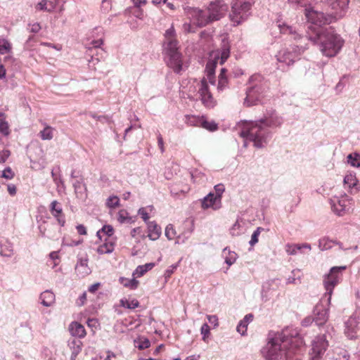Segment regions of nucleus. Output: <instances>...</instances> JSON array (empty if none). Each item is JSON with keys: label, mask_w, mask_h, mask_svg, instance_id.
Returning a JSON list of instances; mask_svg holds the SVG:
<instances>
[{"label": "nucleus", "mask_w": 360, "mask_h": 360, "mask_svg": "<svg viewBox=\"0 0 360 360\" xmlns=\"http://www.w3.org/2000/svg\"><path fill=\"white\" fill-rule=\"evenodd\" d=\"M209 81L203 78L199 83L198 94L202 103L208 108H212L216 105L214 100L209 87Z\"/></svg>", "instance_id": "8"}, {"label": "nucleus", "mask_w": 360, "mask_h": 360, "mask_svg": "<svg viewBox=\"0 0 360 360\" xmlns=\"http://www.w3.org/2000/svg\"><path fill=\"white\" fill-rule=\"evenodd\" d=\"M227 70L225 68L221 70L220 74L218 77L217 91L218 92L223 91L229 84V79L226 75Z\"/></svg>", "instance_id": "26"}, {"label": "nucleus", "mask_w": 360, "mask_h": 360, "mask_svg": "<svg viewBox=\"0 0 360 360\" xmlns=\"http://www.w3.org/2000/svg\"><path fill=\"white\" fill-rule=\"evenodd\" d=\"M262 228L258 227L256 231H254V233L252 235L251 240L250 241V244L252 246L255 245L257 243H258V238L261 233Z\"/></svg>", "instance_id": "48"}, {"label": "nucleus", "mask_w": 360, "mask_h": 360, "mask_svg": "<svg viewBox=\"0 0 360 360\" xmlns=\"http://www.w3.org/2000/svg\"><path fill=\"white\" fill-rule=\"evenodd\" d=\"M158 143L162 153L165 152L164 141L160 134L158 136Z\"/></svg>", "instance_id": "58"}, {"label": "nucleus", "mask_w": 360, "mask_h": 360, "mask_svg": "<svg viewBox=\"0 0 360 360\" xmlns=\"http://www.w3.org/2000/svg\"><path fill=\"white\" fill-rule=\"evenodd\" d=\"M11 152L8 150H3L0 152V162L4 163L10 156Z\"/></svg>", "instance_id": "53"}, {"label": "nucleus", "mask_w": 360, "mask_h": 360, "mask_svg": "<svg viewBox=\"0 0 360 360\" xmlns=\"http://www.w3.org/2000/svg\"><path fill=\"white\" fill-rule=\"evenodd\" d=\"M106 205L109 208H115L120 205V199L117 196L109 197L106 201Z\"/></svg>", "instance_id": "43"}, {"label": "nucleus", "mask_w": 360, "mask_h": 360, "mask_svg": "<svg viewBox=\"0 0 360 360\" xmlns=\"http://www.w3.org/2000/svg\"><path fill=\"white\" fill-rule=\"evenodd\" d=\"M40 299L44 306L50 307L55 302V295L50 290H46L41 294Z\"/></svg>", "instance_id": "27"}, {"label": "nucleus", "mask_w": 360, "mask_h": 360, "mask_svg": "<svg viewBox=\"0 0 360 360\" xmlns=\"http://www.w3.org/2000/svg\"><path fill=\"white\" fill-rule=\"evenodd\" d=\"M117 220L120 223H130L133 221L132 218L125 210H120L117 214Z\"/></svg>", "instance_id": "39"}, {"label": "nucleus", "mask_w": 360, "mask_h": 360, "mask_svg": "<svg viewBox=\"0 0 360 360\" xmlns=\"http://www.w3.org/2000/svg\"><path fill=\"white\" fill-rule=\"evenodd\" d=\"M86 301V293L84 292L78 299L77 304L79 306L84 305Z\"/></svg>", "instance_id": "60"}, {"label": "nucleus", "mask_w": 360, "mask_h": 360, "mask_svg": "<svg viewBox=\"0 0 360 360\" xmlns=\"http://www.w3.org/2000/svg\"><path fill=\"white\" fill-rule=\"evenodd\" d=\"M75 271L80 278H84L90 274L91 270L88 265V259L80 258L75 266Z\"/></svg>", "instance_id": "20"}, {"label": "nucleus", "mask_w": 360, "mask_h": 360, "mask_svg": "<svg viewBox=\"0 0 360 360\" xmlns=\"http://www.w3.org/2000/svg\"><path fill=\"white\" fill-rule=\"evenodd\" d=\"M301 249V246L300 245H290L288 244L285 247V250L289 255H295L298 250Z\"/></svg>", "instance_id": "47"}, {"label": "nucleus", "mask_w": 360, "mask_h": 360, "mask_svg": "<svg viewBox=\"0 0 360 360\" xmlns=\"http://www.w3.org/2000/svg\"><path fill=\"white\" fill-rule=\"evenodd\" d=\"M202 116L187 115L186 116V122L188 124L193 127H200Z\"/></svg>", "instance_id": "37"}, {"label": "nucleus", "mask_w": 360, "mask_h": 360, "mask_svg": "<svg viewBox=\"0 0 360 360\" xmlns=\"http://www.w3.org/2000/svg\"><path fill=\"white\" fill-rule=\"evenodd\" d=\"M359 330V321L354 316H350L345 322V333L349 339H355Z\"/></svg>", "instance_id": "14"}, {"label": "nucleus", "mask_w": 360, "mask_h": 360, "mask_svg": "<svg viewBox=\"0 0 360 360\" xmlns=\"http://www.w3.org/2000/svg\"><path fill=\"white\" fill-rule=\"evenodd\" d=\"M120 305L123 307L129 309H134L139 307V302L136 299H122L120 301Z\"/></svg>", "instance_id": "32"}, {"label": "nucleus", "mask_w": 360, "mask_h": 360, "mask_svg": "<svg viewBox=\"0 0 360 360\" xmlns=\"http://www.w3.org/2000/svg\"><path fill=\"white\" fill-rule=\"evenodd\" d=\"M44 125V129L39 132V136L42 140H51L53 137L54 129L46 124Z\"/></svg>", "instance_id": "33"}, {"label": "nucleus", "mask_w": 360, "mask_h": 360, "mask_svg": "<svg viewBox=\"0 0 360 360\" xmlns=\"http://www.w3.org/2000/svg\"><path fill=\"white\" fill-rule=\"evenodd\" d=\"M352 199L348 196L344 195L341 198H335L331 200V206L333 211L339 216H343L351 208Z\"/></svg>", "instance_id": "11"}, {"label": "nucleus", "mask_w": 360, "mask_h": 360, "mask_svg": "<svg viewBox=\"0 0 360 360\" xmlns=\"http://www.w3.org/2000/svg\"><path fill=\"white\" fill-rule=\"evenodd\" d=\"M145 270L147 271H148L149 270L152 269L154 266H155V264L151 262V263H147L144 265H143Z\"/></svg>", "instance_id": "64"}, {"label": "nucleus", "mask_w": 360, "mask_h": 360, "mask_svg": "<svg viewBox=\"0 0 360 360\" xmlns=\"http://www.w3.org/2000/svg\"><path fill=\"white\" fill-rule=\"evenodd\" d=\"M134 342L136 347H137L140 350L147 349L150 346V342L149 340L145 337H139L137 340L134 341Z\"/></svg>", "instance_id": "38"}, {"label": "nucleus", "mask_w": 360, "mask_h": 360, "mask_svg": "<svg viewBox=\"0 0 360 360\" xmlns=\"http://www.w3.org/2000/svg\"><path fill=\"white\" fill-rule=\"evenodd\" d=\"M326 24H309L307 27V34L312 41H319L320 51L327 57L336 56L344 44V40L337 34L331 27Z\"/></svg>", "instance_id": "2"}, {"label": "nucleus", "mask_w": 360, "mask_h": 360, "mask_svg": "<svg viewBox=\"0 0 360 360\" xmlns=\"http://www.w3.org/2000/svg\"><path fill=\"white\" fill-rule=\"evenodd\" d=\"M57 1L42 0L35 6L37 11L51 12L56 9Z\"/></svg>", "instance_id": "24"}, {"label": "nucleus", "mask_w": 360, "mask_h": 360, "mask_svg": "<svg viewBox=\"0 0 360 360\" xmlns=\"http://www.w3.org/2000/svg\"><path fill=\"white\" fill-rule=\"evenodd\" d=\"M330 6L334 12L330 14V17L334 20H338L345 14V11L347 8L349 0H328Z\"/></svg>", "instance_id": "12"}, {"label": "nucleus", "mask_w": 360, "mask_h": 360, "mask_svg": "<svg viewBox=\"0 0 360 360\" xmlns=\"http://www.w3.org/2000/svg\"><path fill=\"white\" fill-rule=\"evenodd\" d=\"M207 319L209 323L213 324L214 327H217L219 325L218 317L216 315H207Z\"/></svg>", "instance_id": "54"}, {"label": "nucleus", "mask_w": 360, "mask_h": 360, "mask_svg": "<svg viewBox=\"0 0 360 360\" xmlns=\"http://www.w3.org/2000/svg\"><path fill=\"white\" fill-rule=\"evenodd\" d=\"M281 118L272 113L269 117L248 124L240 135L252 141L257 148H262L266 142L267 127H276L281 124Z\"/></svg>", "instance_id": "3"}, {"label": "nucleus", "mask_w": 360, "mask_h": 360, "mask_svg": "<svg viewBox=\"0 0 360 360\" xmlns=\"http://www.w3.org/2000/svg\"><path fill=\"white\" fill-rule=\"evenodd\" d=\"M114 232V229L111 225H104L97 231L96 236L102 241L103 238H114L112 237Z\"/></svg>", "instance_id": "25"}, {"label": "nucleus", "mask_w": 360, "mask_h": 360, "mask_svg": "<svg viewBox=\"0 0 360 360\" xmlns=\"http://www.w3.org/2000/svg\"><path fill=\"white\" fill-rule=\"evenodd\" d=\"M176 269V265L171 266L169 269L165 271V278L166 282L170 278L171 276L174 274V270Z\"/></svg>", "instance_id": "52"}, {"label": "nucleus", "mask_w": 360, "mask_h": 360, "mask_svg": "<svg viewBox=\"0 0 360 360\" xmlns=\"http://www.w3.org/2000/svg\"><path fill=\"white\" fill-rule=\"evenodd\" d=\"M200 333L202 335V340L205 342H208V338L210 335V328L207 323H204L201 326Z\"/></svg>", "instance_id": "44"}, {"label": "nucleus", "mask_w": 360, "mask_h": 360, "mask_svg": "<svg viewBox=\"0 0 360 360\" xmlns=\"http://www.w3.org/2000/svg\"><path fill=\"white\" fill-rule=\"evenodd\" d=\"M11 49L12 46L8 40H0V54H5L9 53Z\"/></svg>", "instance_id": "40"}, {"label": "nucleus", "mask_w": 360, "mask_h": 360, "mask_svg": "<svg viewBox=\"0 0 360 360\" xmlns=\"http://www.w3.org/2000/svg\"><path fill=\"white\" fill-rule=\"evenodd\" d=\"M117 355L111 352V351H107L106 352V356L104 359V360H117Z\"/></svg>", "instance_id": "57"}, {"label": "nucleus", "mask_w": 360, "mask_h": 360, "mask_svg": "<svg viewBox=\"0 0 360 360\" xmlns=\"http://www.w3.org/2000/svg\"><path fill=\"white\" fill-rule=\"evenodd\" d=\"M314 321L316 325L322 326L328 320V310L322 306L316 305L314 309Z\"/></svg>", "instance_id": "18"}, {"label": "nucleus", "mask_w": 360, "mask_h": 360, "mask_svg": "<svg viewBox=\"0 0 360 360\" xmlns=\"http://www.w3.org/2000/svg\"><path fill=\"white\" fill-rule=\"evenodd\" d=\"M69 331L72 336L83 338L86 333L84 327L79 323L73 321L69 326Z\"/></svg>", "instance_id": "22"}, {"label": "nucleus", "mask_w": 360, "mask_h": 360, "mask_svg": "<svg viewBox=\"0 0 360 360\" xmlns=\"http://www.w3.org/2000/svg\"><path fill=\"white\" fill-rule=\"evenodd\" d=\"M165 236L169 240H173L176 238V232L172 224H169L166 226Z\"/></svg>", "instance_id": "45"}, {"label": "nucleus", "mask_w": 360, "mask_h": 360, "mask_svg": "<svg viewBox=\"0 0 360 360\" xmlns=\"http://www.w3.org/2000/svg\"><path fill=\"white\" fill-rule=\"evenodd\" d=\"M103 243L99 245L96 249V252L99 255L108 254L113 252L115 245V238H104Z\"/></svg>", "instance_id": "19"}, {"label": "nucleus", "mask_w": 360, "mask_h": 360, "mask_svg": "<svg viewBox=\"0 0 360 360\" xmlns=\"http://www.w3.org/2000/svg\"><path fill=\"white\" fill-rule=\"evenodd\" d=\"M10 132L9 124L6 121L4 114L0 113V133L3 134L4 136H8Z\"/></svg>", "instance_id": "35"}, {"label": "nucleus", "mask_w": 360, "mask_h": 360, "mask_svg": "<svg viewBox=\"0 0 360 360\" xmlns=\"http://www.w3.org/2000/svg\"><path fill=\"white\" fill-rule=\"evenodd\" d=\"M304 14L308 22H322L328 20L323 13L311 7L305 8Z\"/></svg>", "instance_id": "15"}, {"label": "nucleus", "mask_w": 360, "mask_h": 360, "mask_svg": "<svg viewBox=\"0 0 360 360\" xmlns=\"http://www.w3.org/2000/svg\"><path fill=\"white\" fill-rule=\"evenodd\" d=\"M7 190L8 193L11 196H14L17 193V187L14 184H8L7 186Z\"/></svg>", "instance_id": "56"}, {"label": "nucleus", "mask_w": 360, "mask_h": 360, "mask_svg": "<svg viewBox=\"0 0 360 360\" xmlns=\"http://www.w3.org/2000/svg\"><path fill=\"white\" fill-rule=\"evenodd\" d=\"M134 4V9L137 14L136 15L140 20L143 19V13L141 7L147 4V0H131Z\"/></svg>", "instance_id": "31"}, {"label": "nucleus", "mask_w": 360, "mask_h": 360, "mask_svg": "<svg viewBox=\"0 0 360 360\" xmlns=\"http://www.w3.org/2000/svg\"><path fill=\"white\" fill-rule=\"evenodd\" d=\"M224 186L221 184H217L214 186V191L215 193L214 195H216L219 199L221 200L222 194L224 191Z\"/></svg>", "instance_id": "49"}, {"label": "nucleus", "mask_w": 360, "mask_h": 360, "mask_svg": "<svg viewBox=\"0 0 360 360\" xmlns=\"http://www.w3.org/2000/svg\"><path fill=\"white\" fill-rule=\"evenodd\" d=\"M154 210L153 206H148L146 207H141L139 210L138 214L141 216L143 220L145 222L148 223V219H150V213Z\"/></svg>", "instance_id": "36"}, {"label": "nucleus", "mask_w": 360, "mask_h": 360, "mask_svg": "<svg viewBox=\"0 0 360 360\" xmlns=\"http://www.w3.org/2000/svg\"><path fill=\"white\" fill-rule=\"evenodd\" d=\"M185 13L192 20L207 22L206 13L198 8L187 7Z\"/></svg>", "instance_id": "17"}, {"label": "nucleus", "mask_w": 360, "mask_h": 360, "mask_svg": "<svg viewBox=\"0 0 360 360\" xmlns=\"http://www.w3.org/2000/svg\"><path fill=\"white\" fill-rule=\"evenodd\" d=\"M201 206L205 210L212 208L214 210H217L221 207V200L219 199V198H217L216 195H214V193H210L202 200Z\"/></svg>", "instance_id": "16"}, {"label": "nucleus", "mask_w": 360, "mask_h": 360, "mask_svg": "<svg viewBox=\"0 0 360 360\" xmlns=\"http://www.w3.org/2000/svg\"><path fill=\"white\" fill-rule=\"evenodd\" d=\"M228 5L223 0L211 1L207 7V22L222 20L228 11Z\"/></svg>", "instance_id": "7"}, {"label": "nucleus", "mask_w": 360, "mask_h": 360, "mask_svg": "<svg viewBox=\"0 0 360 360\" xmlns=\"http://www.w3.org/2000/svg\"><path fill=\"white\" fill-rule=\"evenodd\" d=\"M250 80L251 82L259 81V84H255L248 91L245 103L248 106L256 105L263 98L267 88L266 83L262 81V77L260 75H253Z\"/></svg>", "instance_id": "6"}, {"label": "nucleus", "mask_w": 360, "mask_h": 360, "mask_svg": "<svg viewBox=\"0 0 360 360\" xmlns=\"http://www.w3.org/2000/svg\"><path fill=\"white\" fill-rule=\"evenodd\" d=\"M328 347V343L324 335L316 337L312 342L311 359L321 360Z\"/></svg>", "instance_id": "10"}, {"label": "nucleus", "mask_w": 360, "mask_h": 360, "mask_svg": "<svg viewBox=\"0 0 360 360\" xmlns=\"http://www.w3.org/2000/svg\"><path fill=\"white\" fill-rule=\"evenodd\" d=\"M100 285H101L100 283H94V284L91 285V286H89L88 290H89V292H90L91 293H94L95 292H96L98 290Z\"/></svg>", "instance_id": "61"}, {"label": "nucleus", "mask_w": 360, "mask_h": 360, "mask_svg": "<svg viewBox=\"0 0 360 360\" xmlns=\"http://www.w3.org/2000/svg\"><path fill=\"white\" fill-rule=\"evenodd\" d=\"M167 64L176 73H179L183 69L182 55L181 53L167 56Z\"/></svg>", "instance_id": "13"}, {"label": "nucleus", "mask_w": 360, "mask_h": 360, "mask_svg": "<svg viewBox=\"0 0 360 360\" xmlns=\"http://www.w3.org/2000/svg\"><path fill=\"white\" fill-rule=\"evenodd\" d=\"M179 42L176 39L175 31L173 26L166 30L165 34L164 51L166 56L180 53L179 51Z\"/></svg>", "instance_id": "9"}, {"label": "nucleus", "mask_w": 360, "mask_h": 360, "mask_svg": "<svg viewBox=\"0 0 360 360\" xmlns=\"http://www.w3.org/2000/svg\"><path fill=\"white\" fill-rule=\"evenodd\" d=\"M303 345L296 329L286 328L267 342L263 354L268 360H301L297 352Z\"/></svg>", "instance_id": "1"}, {"label": "nucleus", "mask_w": 360, "mask_h": 360, "mask_svg": "<svg viewBox=\"0 0 360 360\" xmlns=\"http://www.w3.org/2000/svg\"><path fill=\"white\" fill-rule=\"evenodd\" d=\"M253 320V316L251 314H247L243 320L240 321L237 326V331L244 335L247 331L248 325Z\"/></svg>", "instance_id": "28"}, {"label": "nucleus", "mask_w": 360, "mask_h": 360, "mask_svg": "<svg viewBox=\"0 0 360 360\" xmlns=\"http://www.w3.org/2000/svg\"><path fill=\"white\" fill-rule=\"evenodd\" d=\"M50 211L51 214L57 219L58 224L61 226H63L65 223V220L63 214L62 207L58 201L53 200L51 203Z\"/></svg>", "instance_id": "21"}, {"label": "nucleus", "mask_w": 360, "mask_h": 360, "mask_svg": "<svg viewBox=\"0 0 360 360\" xmlns=\"http://www.w3.org/2000/svg\"><path fill=\"white\" fill-rule=\"evenodd\" d=\"M146 273L143 265L138 266L133 273L134 276L141 277Z\"/></svg>", "instance_id": "51"}, {"label": "nucleus", "mask_w": 360, "mask_h": 360, "mask_svg": "<svg viewBox=\"0 0 360 360\" xmlns=\"http://www.w3.org/2000/svg\"><path fill=\"white\" fill-rule=\"evenodd\" d=\"M346 269L345 266H333L330 269V272L324 276L323 285L326 289L324 297H327V303L330 304L331 296L334 288L340 283L342 279V271Z\"/></svg>", "instance_id": "5"}, {"label": "nucleus", "mask_w": 360, "mask_h": 360, "mask_svg": "<svg viewBox=\"0 0 360 360\" xmlns=\"http://www.w3.org/2000/svg\"><path fill=\"white\" fill-rule=\"evenodd\" d=\"M223 46L221 51H213L210 54V59L207 63L205 71L207 78L209 82L214 85L215 77L214 72L218 60L220 59V64H223L230 56V46L228 41H223Z\"/></svg>", "instance_id": "4"}, {"label": "nucleus", "mask_w": 360, "mask_h": 360, "mask_svg": "<svg viewBox=\"0 0 360 360\" xmlns=\"http://www.w3.org/2000/svg\"><path fill=\"white\" fill-rule=\"evenodd\" d=\"M94 50L96 52V56H101V58H98V57L95 58L98 61L103 58L104 51H103V49H94Z\"/></svg>", "instance_id": "63"}, {"label": "nucleus", "mask_w": 360, "mask_h": 360, "mask_svg": "<svg viewBox=\"0 0 360 360\" xmlns=\"http://www.w3.org/2000/svg\"><path fill=\"white\" fill-rule=\"evenodd\" d=\"M119 281L123 286L131 290L136 289L139 285V281L136 280L134 278L129 279L124 277H120Z\"/></svg>", "instance_id": "29"}, {"label": "nucleus", "mask_w": 360, "mask_h": 360, "mask_svg": "<svg viewBox=\"0 0 360 360\" xmlns=\"http://www.w3.org/2000/svg\"><path fill=\"white\" fill-rule=\"evenodd\" d=\"M357 182L358 181L356 176L352 174H347L344 178V185L345 187L351 190V193H352V190L356 186Z\"/></svg>", "instance_id": "30"}, {"label": "nucleus", "mask_w": 360, "mask_h": 360, "mask_svg": "<svg viewBox=\"0 0 360 360\" xmlns=\"http://www.w3.org/2000/svg\"><path fill=\"white\" fill-rule=\"evenodd\" d=\"M148 225V237L151 240L158 239L161 235V229L155 221H149Z\"/></svg>", "instance_id": "23"}, {"label": "nucleus", "mask_w": 360, "mask_h": 360, "mask_svg": "<svg viewBox=\"0 0 360 360\" xmlns=\"http://www.w3.org/2000/svg\"><path fill=\"white\" fill-rule=\"evenodd\" d=\"M200 127H202L209 131H215L217 129V124H215L214 122L207 121L204 116H202Z\"/></svg>", "instance_id": "41"}, {"label": "nucleus", "mask_w": 360, "mask_h": 360, "mask_svg": "<svg viewBox=\"0 0 360 360\" xmlns=\"http://www.w3.org/2000/svg\"><path fill=\"white\" fill-rule=\"evenodd\" d=\"M336 244V242L324 237L319 240V246L321 250H329Z\"/></svg>", "instance_id": "34"}, {"label": "nucleus", "mask_w": 360, "mask_h": 360, "mask_svg": "<svg viewBox=\"0 0 360 360\" xmlns=\"http://www.w3.org/2000/svg\"><path fill=\"white\" fill-rule=\"evenodd\" d=\"M348 162L353 167H360V155L357 153L349 154L347 156Z\"/></svg>", "instance_id": "42"}, {"label": "nucleus", "mask_w": 360, "mask_h": 360, "mask_svg": "<svg viewBox=\"0 0 360 360\" xmlns=\"http://www.w3.org/2000/svg\"><path fill=\"white\" fill-rule=\"evenodd\" d=\"M15 176L14 172L11 169V167H6L3 172L1 174V177L6 179H12Z\"/></svg>", "instance_id": "46"}, {"label": "nucleus", "mask_w": 360, "mask_h": 360, "mask_svg": "<svg viewBox=\"0 0 360 360\" xmlns=\"http://www.w3.org/2000/svg\"><path fill=\"white\" fill-rule=\"evenodd\" d=\"M77 230L79 234L80 235H86V229L84 226L80 224L77 226Z\"/></svg>", "instance_id": "62"}, {"label": "nucleus", "mask_w": 360, "mask_h": 360, "mask_svg": "<svg viewBox=\"0 0 360 360\" xmlns=\"http://www.w3.org/2000/svg\"><path fill=\"white\" fill-rule=\"evenodd\" d=\"M50 258L53 261V267H55L58 264V262H57V260H59V256L58 252L56 251L51 252L49 255Z\"/></svg>", "instance_id": "55"}, {"label": "nucleus", "mask_w": 360, "mask_h": 360, "mask_svg": "<svg viewBox=\"0 0 360 360\" xmlns=\"http://www.w3.org/2000/svg\"><path fill=\"white\" fill-rule=\"evenodd\" d=\"M30 30L32 32H38L41 30L40 24H29Z\"/></svg>", "instance_id": "59"}, {"label": "nucleus", "mask_w": 360, "mask_h": 360, "mask_svg": "<svg viewBox=\"0 0 360 360\" xmlns=\"http://www.w3.org/2000/svg\"><path fill=\"white\" fill-rule=\"evenodd\" d=\"M278 28L280 32L283 34H292V28L291 26H289L286 24H279Z\"/></svg>", "instance_id": "50"}]
</instances>
